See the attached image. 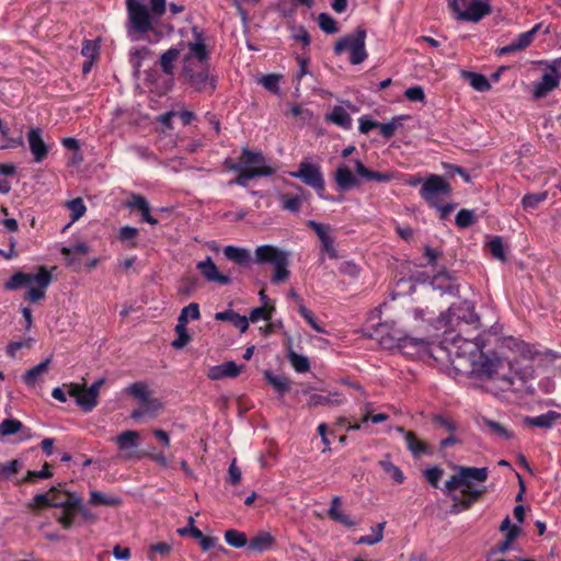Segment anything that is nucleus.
Here are the masks:
<instances>
[{
	"label": "nucleus",
	"mask_w": 561,
	"mask_h": 561,
	"mask_svg": "<svg viewBox=\"0 0 561 561\" xmlns=\"http://www.w3.org/2000/svg\"><path fill=\"white\" fill-rule=\"evenodd\" d=\"M186 324L187 322L178 321V324L175 325V333L178 337L171 343V345L176 350H181L186 346L191 340V336L187 333Z\"/></svg>",
	"instance_id": "obj_44"
},
{
	"label": "nucleus",
	"mask_w": 561,
	"mask_h": 561,
	"mask_svg": "<svg viewBox=\"0 0 561 561\" xmlns=\"http://www.w3.org/2000/svg\"><path fill=\"white\" fill-rule=\"evenodd\" d=\"M22 468V462L18 459H13L4 465L0 463V479H9L13 474L18 473Z\"/></svg>",
	"instance_id": "obj_57"
},
{
	"label": "nucleus",
	"mask_w": 561,
	"mask_h": 561,
	"mask_svg": "<svg viewBox=\"0 0 561 561\" xmlns=\"http://www.w3.org/2000/svg\"><path fill=\"white\" fill-rule=\"evenodd\" d=\"M378 341L382 348H399L404 354H410L409 348L421 350L425 346L423 339H415L407 335L402 330L396 328V322L380 323L376 329Z\"/></svg>",
	"instance_id": "obj_5"
},
{
	"label": "nucleus",
	"mask_w": 561,
	"mask_h": 561,
	"mask_svg": "<svg viewBox=\"0 0 561 561\" xmlns=\"http://www.w3.org/2000/svg\"><path fill=\"white\" fill-rule=\"evenodd\" d=\"M443 474H444L443 469H440L437 466H434V467H431V468H426L423 471V477L434 488L438 486V482L442 479Z\"/></svg>",
	"instance_id": "obj_59"
},
{
	"label": "nucleus",
	"mask_w": 561,
	"mask_h": 561,
	"mask_svg": "<svg viewBox=\"0 0 561 561\" xmlns=\"http://www.w3.org/2000/svg\"><path fill=\"white\" fill-rule=\"evenodd\" d=\"M215 319L217 321H228L232 323L242 333H244L249 328V319L244 316H240L232 309L215 313Z\"/></svg>",
	"instance_id": "obj_28"
},
{
	"label": "nucleus",
	"mask_w": 561,
	"mask_h": 561,
	"mask_svg": "<svg viewBox=\"0 0 561 561\" xmlns=\"http://www.w3.org/2000/svg\"><path fill=\"white\" fill-rule=\"evenodd\" d=\"M287 358L297 373H307L310 369V363L307 356L297 354L291 346L287 348Z\"/></svg>",
	"instance_id": "obj_38"
},
{
	"label": "nucleus",
	"mask_w": 561,
	"mask_h": 561,
	"mask_svg": "<svg viewBox=\"0 0 561 561\" xmlns=\"http://www.w3.org/2000/svg\"><path fill=\"white\" fill-rule=\"evenodd\" d=\"M226 165L230 170H248L256 176H270L275 173V169L268 164L261 151H251L248 148L242 149L239 162L232 163L227 160Z\"/></svg>",
	"instance_id": "obj_12"
},
{
	"label": "nucleus",
	"mask_w": 561,
	"mask_h": 561,
	"mask_svg": "<svg viewBox=\"0 0 561 561\" xmlns=\"http://www.w3.org/2000/svg\"><path fill=\"white\" fill-rule=\"evenodd\" d=\"M405 444L407 448L412 453V455L416 458L422 455H431L432 448L419 439L413 432H409L405 434Z\"/></svg>",
	"instance_id": "obj_34"
},
{
	"label": "nucleus",
	"mask_w": 561,
	"mask_h": 561,
	"mask_svg": "<svg viewBox=\"0 0 561 561\" xmlns=\"http://www.w3.org/2000/svg\"><path fill=\"white\" fill-rule=\"evenodd\" d=\"M139 433L137 431H125L116 436L115 442L121 450V457L129 460L136 457Z\"/></svg>",
	"instance_id": "obj_19"
},
{
	"label": "nucleus",
	"mask_w": 561,
	"mask_h": 561,
	"mask_svg": "<svg viewBox=\"0 0 561 561\" xmlns=\"http://www.w3.org/2000/svg\"><path fill=\"white\" fill-rule=\"evenodd\" d=\"M355 171L358 176L367 180V181H374V182H390L394 179L393 173L389 172H376L367 169L364 163L358 160L354 159L352 160Z\"/></svg>",
	"instance_id": "obj_25"
},
{
	"label": "nucleus",
	"mask_w": 561,
	"mask_h": 561,
	"mask_svg": "<svg viewBox=\"0 0 561 561\" xmlns=\"http://www.w3.org/2000/svg\"><path fill=\"white\" fill-rule=\"evenodd\" d=\"M450 192V185L443 176L432 174L423 182L420 195L431 207H439V202L448 197Z\"/></svg>",
	"instance_id": "obj_15"
},
{
	"label": "nucleus",
	"mask_w": 561,
	"mask_h": 561,
	"mask_svg": "<svg viewBox=\"0 0 561 561\" xmlns=\"http://www.w3.org/2000/svg\"><path fill=\"white\" fill-rule=\"evenodd\" d=\"M127 34L131 41L149 32L165 12V0H125Z\"/></svg>",
	"instance_id": "obj_1"
},
{
	"label": "nucleus",
	"mask_w": 561,
	"mask_h": 561,
	"mask_svg": "<svg viewBox=\"0 0 561 561\" xmlns=\"http://www.w3.org/2000/svg\"><path fill=\"white\" fill-rule=\"evenodd\" d=\"M482 425L488 431V433L494 437H497V438H501L504 440H511L514 438L513 432L496 421H493L490 419H483Z\"/></svg>",
	"instance_id": "obj_35"
},
{
	"label": "nucleus",
	"mask_w": 561,
	"mask_h": 561,
	"mask_svg": "<svg viewBox=\"0 0 561 561\" xmlns=\"http://www.w3.org/2000/svg\"><path fill=\"white\" fill-rule=\"evenodd\" d=\"M275 543V538L267 531H260L248 543V549L255 552H264Z\"/></svg>",
	"instance_id": "obj_29"
},
{
	"label": "nucleus",
	"mask_w": 561,
	"mask_h": 561,
	"mask_svg": "<svg viewBox=\"0 0 561 561\" xmlns=\"http://www.w3.org/2000/svg\"><path fill=\"white\" fill-rule=\"evenodd\" d=\"M560 416V413L556 411H548L537 416H526L524 423L534 427L550 428Z\"/></svg>",
	"instance_id": "obj_27"
},
{
	"label": "nucleus",
	"mask_w": 561,
	"mask_h": 561,
	"mask_svg": "<svg viewBox=\"0 0 561 561\" xmlns=\"http://www.w3.org/2000/svg\"><path fill=\"white\" fill-rule=\"evenodd\" d=\"M225 540L233 548H242L248 543L245 534L236 529H228L225 533Z\"/></svg>",
	"instance_id": "obj_47"
},
{
	"label": "nucleus",
	"mask_w": 561,
	"mask_h": 561,
	"mask_svg": "<svg viewBox=\"0 0 561 561\" xmlns=\"http://www.w3.org/2000/svg\"><path fill=\"white\" fill-rule=\"evenodd\" d=\"M224 255L227 260L239 265H248L251 262L250 251L245 248L227 245L224 248Z\"/></svg>",
	"instance_id": "obj_31"
},
{
	"label": "nucleus",
	"mask_w": 561,
	"mask_h": 561,
	"mask_svg": "<svg viewBox=\"0 0 561 561\" xmlns=\"http://www.w3.org/2000/svg\"><path fill=\"white\" fill-rule=\"evenodd\" d=\"M180 56V49L178 48H170L168 49L160 59V65L167 75H171L173 71V64Z\"/></svg>",
	"instance_id": "obj_46"
},
{
	"label": "nucleus",
	"mask_w": 561,
	"mask_h": 561,
	"mask_svg": "<svg viewBox=\"0 0 561 561\" xmlns=\"http://www.w3.org/2000/svg\"><path fill=\"white\" fill-rule=\"evenodd\" d=\"M327 121L344 129H350L352 126V118L347 111L342 106H334L327 115Z\"/></svg>",
	"instance_id": "obj_36"
},
{
	"label": "nucleus",
	"mask_w": 561,
	"mask_h": 561,
	"mask_svg": "<svg viewBox=\"0 0 561 561\" xmlns=\"http://www.w3.org/2000/svg\"><path fill=\"white\" fill-rule=\"evenodd\" d=\"M149 49L147 47L134 48L130 50V62L135 69L141 67L142 60L148 56Z\"/></svg>",
	"instance_id": "obj_64"
},
{
	"label": "nucleus",
	"mask_w": 561,
	"mask_h": 561,
	"mask_svg": "<svg viewBox=\"0 0 561 561\" xmlns=\"http://www.w3.org/2000/svg\"><path fill=\"white\" fill-rule=\"evenodd\" d=\"M23 427L22 422L14 419H5L0 424V434L8 436L20 432Z\"/></svg>",
	"instance_id": "obj_55"
},
{
	"label": "nucleus",
	"mask_w": 561,
	"mask_h": 561,
	"mask_svg": "<svg viewBox=\"0 0 561 561\" xmlns=\"http://www.w3.org/2000/svg\"><path fill=\"white\" fill-rule=\"evenodd\" d=\"M182 75L196 92L213 93L216 89V79L210 75L209 64L195 65L190 59L187 65H183Z\"/></svg>",
	"instance_id": "obj_10"
},
{
	"label": "nucleus",
	"mask_w": 561,
	"mask_h": 561,
	"mask_svg": "<svg viewBox=\"0 0 561 561\" xmlns=\"http://www.w3.org/2000/svg\"><path fill=\"white\" fill-rule=\"evenodd\" d=\"M64 387L67 389L68 394L75 398L76 403L83 411L90 412L96 407L98 400L82 385L71 382L68 385H64Z\"/></svg>",
	"instance_id": "obj_18"
},
{
	"label": "nucleus",
	"mask_w": 561,
	"mask_h": 561,
	"mask_svg": "<svg viewBox=\"0 0 561 561\" xmlns=\"http://www.w3.org/2000/svg\"><path fill=\"white\" fill-rule=\"evenodd\" d=\"M328 515L331 519L339 522L347 527L354 526V522L342 512L341 499L339 496H334L332 499Z\"/></svg>",
	"instance_id": "obj_37"
},
{
	"label": "nucleus",
	"mask_w": 561,
	"mask_h": 561,
	"mask_svg": "<svg viewBox=\"0 0 561 561\" xmlns=\"http://www.w3.org/2000/svg\"><path fill=\"white\" fill-rule=\"evenodd\" d=\"M366 31L356 30L352 34L341 37L334 45V54L341 55L343 51H350V62L352 65L362 64L368 56L365 47Z\"/></svg>",
	"instance_id": "obj_11"
},
{
	"label": "nucleus",
	"mask_w": 561,
	"mask_h": 561,
	"mask_svg": "<svg viewBox=\"0 0 561 561\" xmlns=\"http://www.w3.org/2000/svg\"><path fill=\"white\" fill-rule=\"evenodd\" d=\"M279 198L282 202L283 209L291 211V213H297L300 209L301 204H302V198L297 195L294 196V195L283 194V195H280Z\"/></svg>",
	"instance_id": "obj_50"
},
{
	"label": "nucleus",
	"mask_w": 561,
	"mask_h": 561,
	"mask_svg": "<svg viewBox=\"0 0 561 561\" xmlns=\"http://www.w3.org/2000/svg\"><path fill=\"white\" fill-rule=\"evenodd\" d=\"M280 79H282V76L271 73V75L262 76L259 79V83L262 84L266 90L277 94V93H279L278 84H279Z\"/></svg>",
	"instance_id": "obj_52"
},
{
	"label": "nucleus",
	"mask_w": 561,
	"mask_h": 561,
	"mask_svg": "<svg viewBox=\"0 0 561 561\" xmlns=\"http://www.w3.org/2000/svg\"><path fill=\"white\" fill-rule=\"evenodd\" d=\"M289 175L299 179L302 183L313 188L319 197L324 198L325 181L319 164L304 160L299 163L296 171L289 172Z\"/></svg>",
	"instance_id": "obj_14"
},
{
	"label": "nucleus",
	"mask_w": 561,
	"mask_h": 561,
	"mask_svg": "<svg viewBox=\"0 0 561 561\" xmlns=\"http://www.w3.org/2000/svg\"><path fill=\"white\" fill-rule=\"evenodd\" d=\"M345 402V398H343L339 392H331L327 396L313 393L308 399V407H319V405H341Z\"/></svg>",
	"instance_id": "obj_30"
},
{
	"label": "nucleus",
	"mask_w": 561,
	"mask_h": 561,
	"mask_svg": "<svg viewBox=\"0 0 561 561\" xmlns=\"http://www.w3.org/2000/svg\"><path fill=\"white\" fill-rule=\"evenodd\" d=\"M194 39L188 43V53L183 58V65H187L191 59L192 64H209V50L206 46L204 35L197 27H193Z\"/></svg>",
	"instance_id": "obj_17"
},
{
	"label": "nucleus",
	"mask_w": 561,
	"mask_h": 561,
	"mask_svg": "<svg viewBox=\"0 0 561 561\" xmlns=\"http://www.w3.org/2000/svg\"><path fill=\"white\" fill-rule=\"evenodd\" d=\"M27 141L34 162L41 163L46 159L49 152V147L43 140L42 130L39 128H32L27 133Z\"/></svg>",
	"instance_id": "obj_20"
},
{
	"label": "nucleus",
	"mask_w": 561,
	"mask_h": 561,
	"mask_svg": "<svg viewBox=\"0 0 561 561\" xmlns=\"http://www.w3.org/2000/svg\"><path fill=\"white\" fill-rule=\"evenodd\" d=\"M536 27L520 33L512 43L497 49V55H508L528 47L534 41Z\"/></svg>",
	"instance_id": "obj_23"
},
{
	"label": "nucleus",
	"mask_w": 561,
	"mask_h": 561,
	"mask_svg": "<svg viewBox=\"0 0 561 561\" xmlns=\"http://www.w3.org/2000/svg\"><path fill=\"white\" fill-rule=\"evenodd\" d=\"M379 466L394 482L402 483L404 481L405 477L401 469L392 463L389 459L380 460Z\"/></svg>",
	"instance_id": "obj_45"
},
{
	"label": "nucleus",
	"mask_w": 561,
	"mask_h": 561,
	"mask_svg": "<svg viewBox=\"0 0 561 561\" xmlns=\"http://www.w3.org/2000/svg\"><path fill=\"white\" fill-rule=\"evenodd\" d=\"M125 392L137 399L140 404V408L134 410L130 414L134 420H140L145 416L153 419L162 410L161 401L158 398L151 397V391L145 382L130 383L126 387Z\"/></svg>",
	"instance_id": "obj_7"
},
{
	"label": "nucleus",
	"mask_w": 561,
	"mask_h": 561,
	"mask_svg": "<svg viewBox=\"0 0 561 561\" xmlns=\"http://www.w3.org/2000/svg\"><path fill=\"white\" fill-rule=\"evenodd\" d=\"M385 526L386 522L377 524L374 528H371V534L359 537L357 543L373 546L380 542L383 539Z\"/></svg>",
	"instance_id": "obj_41"
},
{
	"label": "nucleus",
	"mask_w": 561,
	"mask_h": 561,
	"mask_svg": "<svg viewBox=\"0 0 561 561\" xmlns=\"http://www.w3.org/2000/svg\"><path fill=\"white\" fill-rule=\"evenodd\" d=\"M445 342H450L453 352L458 357L468 358L472 366L482 356V350L485 346V340L483 335H479L474 339L463 337L460 333L453 335V330L445 331Z\"/></svg>",
	"instance_id": "obj_9"
},
{
	"label": "nucleus",
	"mask_w": 561,
	"mask_h": 561,
	"mask_svg": "<svg viewBox=\"0 0 561 561\" xmlns=\"http://www.w3.org/2000/svg\"><path fill=\"white\" fill-rule=\"evenodd\" d=\"M474 222V214L469 209H461L456 216V225L459 228H468Z\"/></svg>",
	"instance_id": "obj_61"
},
{
	"label": "nucleus",
	"mask_w": 561,
	"mask_h": 561,
	"mask_svg": "<svg viewBox=\"0 0 561 561\" xmlns=\"http://www.w3.org/2000/svg\"><path fill=\"white\" fill-rule=\"evenodd\" d=\"M334 181L341 191H347L358 184L357 178L352 173L347 164H340L334 174Z\"/></svg>",
	"instance_id": "obj_24"
},
{
	"label": "nucleus",
	"mask_w": 561,
	"mask_h": 561,
	"mask_svg": "<svg viewBox=\"0 0 561 561\" xmlns=\"http://www.w3.org/2000/svg\"><path fill=\"white\" fill-rule=\"evenodd\" d=\"M362 411H363V416H362L363 423H367L368 421H370L374 424H378V423L385 422L389 419V415L386 413L371 414V403H369V402H366L364 404Z\"/></svg>",
	"instance_id": "obj_49"
},
{
	"label": "nucleus",
	"mask_w": 561,
	"mask_h": 561,
	"mask_svg": "<svg viewBox=\"0 0 561 561\" xmlns=\"http://www.w3.org/2000/svg\"><path fill=\"white\" fill-rule=\"evenodd\" d=\"M201 318L199 306L196 302H191L184 307L179 316V322H188L191 320H198Z\"/></svg>",
	"instance_id": "obj_53"
},
{
	"label": "nucleus",
	"mask_w": 561,
	"mask_h": 561,
	"mask_svg": "<svg viewBox=\"0 0 561 561\" xmlns=\"http://www.w3.org/2000/svg\"><path fill=\"white\" fill-rule=\"evenodd\" d=\"M100 45L96 41H84L81 54L88 59L95 60L99 56Z\"/></svg>",
	"instance_id": "obj_60"
},
{
	"label": "nucleus",
	"mask_w": 561,
	"mask_h": 561,
	"mask_svg": "<svg viewBox=\"0 0 561 561\" xmlns=\"http://www.w3.org/2000/svg\"><path fill=\"white\" fill-rule=\"evenodd\" d=\"M488 245H489V250L493 257H495L500 261L506 260L505 245L503 243L502 238L494 237L493 239H491L489 241Z\"/></svg>",
	"instance_id": "obj_51"
},
{
	"label": "nucleus",
	"mask_w": 561,
	"mask_h": 561,
	"mask_svg": "<svg viewBox=\"0 0 561 561\" xmlns=\"http://www.w3.org/2000/svg\"><path fill=\"white\" fill-rule=\"evenodd\" d=\"M547 193H535V194H528L525 195L522 199V205L525 209H534L536 208L541 202L546 201Z\"/></svg>",
	"instance_id": "obj_58"
},
{
	"label": "nucleus",
	"mask_w": 561,
	"mask_h": 561,
	"mask_svg": "<svg viewBox=\"0 0 561 561\" xmlns=\"http://www.w3.org/2000/svg\"><path fill=\"white\" fill-rule=\"evenodd\" d=\"M400 119H401V117H394L389 123H385V124L378 123V128L380 130L381 136L387 139L391 138L393 136L396 129L400 125Z\"/></svg>",
	"instance_id": "obj_63"
},
{
	"label": "nucleus",
	"mask_w": 561,
	"mask_h": 561,
	"mask_svg": "<svg viewBox=\"0 0 561 561\" xmlns=\"http://www.w3.org/2000/svg\"><path fill=\"white\" fill-rule=\"evenodd\" d=\"M243 366L237 365L233 360L225 362L209 368L208 378L211 380H220L224 378H234L242 371Z\"/></svg>",
	"instance_id": "obj_22"
},
{
	"label": "nucleus",
	"mask_w": 561,
	"mask_h": 561,
	"mask_svg": "<svg viewBox=\"0 0 561 561\" xmlns=\"http://www.w3.org/2000/svg\"><path fill=\"white\" fill-rule=\"evenodd\" d=\"M448 5L458 21L477 23L491 12L488 0H472L466 10H462V7L466 5V0L459 2L458 0H450Z\"/></svg>",
	"instance_id": "obj_16"
},
{
	"label": "nucleus",
	"mask_w": 561,
	"mask_h": 561,
	"mask_svg": "<svg viewBox=\"0 0 561 561\" xmlns=\"http://www.w3.org/2000/svg\"><path fill=\"white\" fill-rule=\"evenodd\" d=\"M67 208L70 210L71 213V222L68 224L65 228H64V231L75 221L79 220L87 211V207L82 201V198L78 197V198H75V199H71L69 202H67L66 204Z\"/></svg>",
	"instance_id": "obj_43"
},
{
	"label": "nucleus",
	"mask_w": 561,
	"mask_h": 561,
	"mask_svg": "<svg viewBox=\"0 0 561 561\" xmlns=\"http://www.w3.org/2000/svg\"><path fill=\"white\" fill-rule=\"evenodd\" d=\"M320 28L327 34H335L339 28L335 20L328 13H320L318 16Z\"/></svg>",
	"instance_id": "obj_54"
},
{
	"label": "nucleus",
	"mask_w": 561,
	"mask_h": 561,
	"mask_svg": "<svg viewBox=\"0 0 561 561\" xmlns=\"http://www.w3.org/2000/svg\"><path fill=\"white\" fill-rule=\"evenodd\" d=\"M488 476L486 468L459 467L458 472L445 482L444 492L451 495L459 490L467 497L469 504L479 500L485 492V486L478 485L476 482H485Z\"/></svg>",
	"instance_id": "obj_3"
},
{
	"label": "nucleus",
	"mask_w": 561,
	"mask_h": 561,
	"mask_svg": "<svg viewBox=\"0 0 561 561\" xmlns=\"http://www.w3.org/2000/svg\"><path fill=\"white\" fill-rule=\"evenodd\" d=\"M89 503L94 506H116L121 503V500L117 496L106 495L99 491H91Z\"/></svg>",
	"instance_id": "obj_42"
},
{
	"label": "nucleus",
	"mask_w": 561,
	"mask_h": 561,
	"mask_svg": "<svg viewBox=\"0 0 561 561\" xmlns=\"http://www.w3.org/2000/svg\"><path fill=\"white\" fill-rule=\"evenodd\" d=\"M480 318L474 312V308L471 302L463 301L457 306L450 307L445 314L438 320L439 328L450 327V330L458 328L459 332H466L465 327L472 325L478 328Z\"/></svg>",
	"instance_id": "obj_8"
},
{
	"label": "nucleus",
	"mask_w": 561,
	"mask_h": 561,
	"mask_svg": "<svg viewBox=\"0 0 561 561\" xmlns=\"http://www.w3.org/2000/svg\"><path fill=\"white\" fill-rule=\"evenodd\" d=\"M254 261L257 264H271L274 267L272 282L275 284L284 283L289 278L290 272L289 254L274 245L264 244L255 249Z\"/></svg>",
	"instance_id": "obj_6"
},
{
	"label": "nucleus",
	"mask_w": 561,
	"mask_h": 561,
	"mask_svg": "<svg viewBox=\"0 0 561 561\" xmlns=\"http://www.w3.org/2000/svg\"><path fill=\"white\" fill-rule=\"evenodd\" d=\"M264 378L279 394H284L289 390L290 382L285 376L274 375L272 371L265 370Z\"/></svg>",
	"instance_id": "obj_40"
},
{
	"label": "nucleus",
	"mask_w": 561,
	"mask_h": 561,
	"mask_svg": "<svg viewBox=\"0 0 561 561\" xmlns=\"http://www.w3.org/2000/svg\"><path fill=\"white\" fill-rule=\"evenodd\" d=\"M462 77L477 91L484 92V91H489L491 89V84H490L489 80L483 75L470 72V71H463Z\"/></svg>",
	"instance_id": "obj_39"
},
{
	"label": "nucleus",
	"mask_w": 561,
	"mask_h": 561,
	"mask_svg": "<svg viewBox=\"0 0 561 561\" xmlns=\"http://www.w3.org/2000/svg\"><path fill=\"white\" fill-rule=\"evenodd\" d=\"M275 308L273 306H261L253 308L249 316V321L251 322H257L260 320H271L272 314L274 312Z\"/></svg>",
	"instance_id": "obj_48"
},
{
	"label": "nucleus",
	"mask_w": 561,
	"mask_h": 561,
	"mask_svg": "<svg viewBox=\"0 0 561 561\" xmlns=\"http://www.w3.org/2000/svg\"><path fill=\"white\" fill-rule=\"evenodd\" d=\"M49 364L50 358H46L44 362L28 369L23 375L24 383L28 387H34L38 382V380H41L44 377V375L48 371Z\"/></svg>",
	"instance_id": "obj_33"
},
{
	"label": "nucleus",
	"mask_w": 561,
	"mask_h": 561,
	"mask_svg": "<svg viewBox=\"0 0 561 561\" xmlns=\"http://www.w3.org/2000/svg\"><path fill=\"white\" fill-rule=\"evenodd\" d=\"M473 370L488 378L494 387L502 391L508 390L516 379L522 378L520 371L514 367L511 360L496 355L482 354L473 365Z\"/></svg>",
	"instance_id": "obj_2"
},
{
	"label": "nucleus",
	"mask_w": 561,
	"mask_h": 561,
	"mask_svg": "<svg viewBox=\"0 0 561 561\" xmlns=\"http://www.w3.org/2000/svg\"><path fill=\"white\" fill-rule=\"evenodd\" d=\"M127 207L137 208L141 213L144 221L152 226H156L158 224V220L150 215L149 203L144 196L133 194L130 196V199L127 202Z\"/></svg>",
	"instance_id": "obj_26"
},
{
	"label": "nucleus",
	"mask_w": 561,
	"mask_h": 561,
	"mask_svg": "<svg viewBox=\"0 0 561 561\" xmlns=\"http://www.w3.org/2000/svg\"><path fill=\"white\" fill-rule=\"evenodd\" d=\"M51 282V275L42 266L35 274L16 272L4 284L7 290H16L21 287H26L25 298L35 304L43 300L46 296V289Z\"/></svg>",
	"instance_id": "obj_4"
},
{
	"label": "nucleus",
	"mask_w": 561,
	"mask_h": 561,
	"mask_svg": "<svg viewBox=\"0 0 561 561\" xmlns=\"http://www.w3.org/2000/svg\"><path fill=\"white\" fill-rule=\"evenodd\" d=\"M298 310H299V313L301 314V317L308 322V324L314 331H317L318 333H325V330L320 324H318L313 313L310 310H308L305 307V305H300Z\"/></svg>",
	"instance_id": "obj_62"
},
{
	"label": "nucleus",
	"mask_w": 561,
	"mask_h": 561,
	"mask_svg": "<svg viewBox=\"0 0 561 561\" xmlns=\"http://www.w3.org/2000/svg\"><path fill=\"white\" fill-rule=\"evenodd\" d=\"M539 64L546 66V71L533 84V96L537 100L547 96L556 90L560 84L559 79L561 78V58H556L551 61H540Z\"/></svg>",
	"instance_id": "obj_13"
},
{
	"label": "nucleus",
	"mask_w": 561,
	"mask_h": 561,
	"mask_svg": "<svg viewBox=\"0 0 561 561\" xmlns=\"http://www.w3.org/2000/svg\"><path fill=\"white\" fill-rule=\"evenodd\" d=\"M500 530L505 533V540L513 542L520 534V528L512 525L508 516L501 523Z\"/></svg>",
	"instance_id": "obj_56"
},
{
	"label": "nucleus",
	"mask_w": 561,
	"mask_h": 561,
	"mask_svg": "<svg viewBox=\"0 0 561 561\" xmlns=\"http://www.w3.org/2000/svg\"><path fill=\"white\" fill-rule=\"evenodd\" d=\"M56 489L51 488L47 493L36 494L32 502L27 504L28 508L41 510L44 507H58L59 501H55Z\"/></svg>",
	"instance_id": "obj_32"
},
{
	"label": "nucleus",
	"mask_w": 561,
	"mask_h": 561,
	"mask_svg": "<svg viewBox=\"0 0 561 561\" xmlns=\"http://www.w3.org/2000/svg\"><path fill=\"white\" fill-rule=\"evenodd\" d=\"M196 267L202 273L203 277L210 283H217L220 285H228L231 283V278L228 275H224L218 271L210 256L198 262Z\"/></svg>",
	"instance_id": "obj_21"
}]
</instances>
